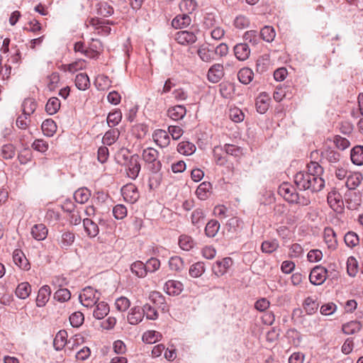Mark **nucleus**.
I'll return each mask as SVG.
<instances>
[{"label": "nucleus", "instance_id": "bf43d9fd", "mask_svg": "<svg viewBox=\"0 0 363 363\" xmlns=\"http://www.w3.org/2000/svg\"><path fill=\"white\" fill-rule=\"evenodd\" d=\"M196 6L197 3L194 0H182L179 4L181 11L188 13H192Z\"/></svg>", "mask_w": 363, "mask_h": 363}, {"label": "nucleus", "instance_id": "052dcab7", "mask_svg": "<svg viewBox=\"0 0 363 363\" xmlns=\"http://www.w3.org/2000/svg\"><path fill=\"white\" fill-rule=\"evenodd\" d=\"M84 314L79 311L73 313L69 316V322L72 327L79 328L84 323Z\"/></svg>", "mask_w": 363, "mask_h": 363}, {"label": "nucleus", "instance_id": "bb28decb", "mask_svg": "<svg viewBox=\"0 0 363 363\" xmlns=\"http://www.w3.org/2000/svg\"><path fill=\"white\" fill-rule=\"evenodd\" d=\"M363 179L362 174L359 172H354L347 177L346 186L349 191L354 190L362 182Z\"/></svg>", "mask_w": 363, "mask_h": 363}, {"label": "nucleus", "instance_id": "39448f33", "mask_svg": "<svg viewBox=\"0 0 363 363\" xmlns=\"http://www.w3.org/2000/svg\"><path fill=\"white\" fill-rule=\"evenodd\" d=\"M174 40L180 45H189L196 43L197 36L193 31L181 30L175 33Z\"/></svg>", "mask_w": 363, "mask_h": 363}, {"label": "nucleus", "instance_id": "e433bc0d", "mask_svg": "<svg viewBox=\"0 0 363 363\" xmlns=\"http://www.w3.org/2000/svg\"><path fill=\"white\" fill-rule=\"evenodd\" d=\"M307 172H305L307 174H311V176L317 178H322V174H323L324 169L323 168L316 162H311L307 164Z\"/></svg>", "mask_w": 363, "mask_h": 363}, {"label": "nucleus", "instance_id": "338daca9", "mask_svg": "<svg viewBox=\"0 0 363 363\" xmlns=\"http://www.w3.org/2000/svg\"><path fill=\"white\" fill-rule=\"evenodd\" d=\"M127 208L123 204H117L113 208V216L118 219H123L127 216Z\"/></svg>", "mask_w": 363, "mask_h": 363}, {"label": "nucleus", "instance_id": "f8f14e48", "mask_svg": "<svg viewBox=\"0 0 363 363\" xmlns=\"http://www.w3.org/2000/svg\"><path fill=\"white\" fill-rule=\"evenodd\" d=\"M223 66L221 64H214L208 72V79L212 83L218 82L223 77Z\"/></svg>", "mask_w": 363, "mask_h": 363}, {"label": "nucleus", "instance_id": "e2e57ef3", "mask_svg": "<svg viewBox=\"0 0 363 363\" xmlns=\"http://www.w3.org/2000/svg\"><path fill=\"white\" fill-rule=\"evenodd\" d=\"M144 316L145 315L147 319L149 320H155L158 317L157 311L152 307L150 304L146 303L143 307H141Z\"/></svg>", "mask_w": 363, "mask_h": 363}, {"label": "nucleus", "instance_id": "4c0bfd02", "mask_svg": "<svg viewBox=\"0 0 363 363\" xmlns=\"http://www.w3.org/2000/svg\"><path fill=\"white\" fill-rule=\"evenodd\" d=\"M91 196V192L87 188H80L74 194V198L76 202L79 203H86Z\"/></svg>", "mask_w": 363, "mask_h": 363}, {"label": "nucleus", "instance_id": "680f3d73", "mask_svg": "<svg viewBox=\"0 0 363 363\" xmlns=\"http://www.w3.org/2000/svg\"><path fill=\"white\" fill-rule=\"evenodd\" d=\"M74 234L72 232L67 231L62 233L60 244L62 248H67L74 242Z\"/></svg>", "mask_w": 363, "mask_h": 363}, {"label": "nucleus", "instance_id": "58836bf2", "mask_svg": "<svg viewBox=\"0 0 363 363\" xmlns=\"http://www.w3.org/2000/svg\"><path fill=\"white\" fill-rule=\"evenodd\" d=\"M75 85L79 90H86L89 87L90 82L88 75L80 73L76 76Z\"/></svg>", "mask_w": 363, "mask_h": 363}, {"label": "nucleus", "instance_id": "aec40b11", "mask_svg": "<svg viewBox=\"0 0 363 363\" xmlns=\"http://www.w3.org/2000/svg\"><path fill=\"white\" fill-rule=\"evenodd\" d=\"M51 294V290L49 286L44 285L38 291L36 298V305L38 307H43L49 301Z\"/></svg>", "mask_w": 363, "mask_h": 363}, {"label": "nucleus", "instance_id": "a211bd4d", "mask_svg": "<svg viewBox=\"0 0 363 363\" xmlns=\"http://www.w3.org/2000/svg\"><path fill=\"white\" fill-rule=\"evenodd\" d=\"M30 233L35 240L40 241L47 238L48 230L43 223L35 224L31 228Z\"/></svg>", "mask_w": 363, "mask_h": 363}, {"label": "nucleus", "instance_id": "7c9ffc66", "mask_svg": "<svg viewBox=\"0 0 363 363\" xmlns=\"http://www.w3.org/2000/svg\"><path fill=\"white\" fill-rule=\"evenodd\" d=\"M350 158L353 164L360 166L363 164V146L357 145L351 150Z\"/></svg>", "mask_w": 363, "mask_h": 363}, {"label": "nucleus", "instance_id": "2f4dec72", "mask_svg": "<svg viewBox=\"0 0 363 363\" xmlns=\"http://www.w3.org/2000/svg\"><path fill=\"white\" fill-rule=\"evenodd\" d=\"M67 333L64 330H60L55 335L53 340V346L56 350H61L67 343Z\"/></svg>", "mask_w": 363, "mask_h": 363}, {"label": "nucleus", "instance_id": "c85d7f7f", "mask_svg": "<svg viewBox=\"0 0 363 363\" xmlns=\"http://www.w3.org/2000/svg\"><path fill=\"white\" fill-rule=\"evenodd\" d=\"M109 312V306L104 301L97 303L95 309L93 311V315L98 320L103 319L108 315Z\"/></svg>", "mask_w": 363, "mask_h": 363}, {"label": "nucleus", "instance_id": "4d7b16f0", "mask_svg": "<svg viewBox=\"0 0 363 363\" xmlns=\"http://www.w3.org/2000/svg\"><path fill=\"white\" fill-rule=\"evenodd\" d=\"M226 226L229 231H237L242 228L243 222L238 217H233L227 221Z\"/></svg>", "mask_w": 363, "mask_h": 363}, {"label": "nucleus", "instance_id": "c9c22d12", "mask_svg": "<svg viewBox=\"0 0 363 363\" xmlns=\"http://www.w3.org/2000/svg\"><path fill=\"white\" fill-rule=\"evenodd\" d=\"M211 189V184L209 182H202L199 184L196 191V194L201 200H206Z\"/></svg>", "mask_w": 363, "mask_h": 363}, {"label": "nucleus", "instance_id": "13d9d810", "mask_svg": "<svg viewBox=\"0 0 363 363\" xmlns=\"http://www.w3.org/2000/svg\"><path fill=\"white\" fill-rule=\"evenodd\" d=\"M344 240L345 244L350 247L357 246L359 242L358 235L352 231H350L345 234Z\"/></svg>", "mask_w": 363, "mask_h": 363}, {"label": "nucleus", "instance_id": "6e6552de", "mask_svg": "<svg viewBox=\"0 0 363 363\" xmlns=\"http://www.w3.org/2000/svg\"><path fill=\"white\" fill-rule=\"evenodd\" d=\"M13 261L20 269L28 271L30 269V264L22 250L16 249L13 252Z\"/></svg>", "mask_w": 363, "mask_h": 363}, {"label": "nucleus", "instance_id": "5fc2aeb1", "mask_svg": "<svg viewBox=\"0 0 363 363\" xmlns=\"http://www.w3.org/2000/svg\"><path fill=\"white\" fill-rule=\"evenodd\" d=\"M275 31L272 26H266L260 30L262 38L268 43L272 42L275 38Z\"/></svg>", "mask_w": 363, "mask_h": 363}, {"label": "nucleus", "instance_id": "412c9836", "mask_svg": "<svg viewBox=\"0 0 363 363\" xmlns=\"http://www.w3.org/2000/svg\"><path fill=\"white\" fill-rule=\"evenodd\" d=\"M186 113V109L185 106L182 105H177L169 108L167 110L168 116L174 121H179L182 119Z\"/></svg>", "mask_w": 363, "mask_h": 363}, {"label": "nucleus", "instance_id": "6e6d98bb", "mask_svg": "<svg viewBox=\"0 0 363 363\" xmlns=\"http://www.w3.org/2000/svg\"><path fill=\"white\" fill-rule=\"evenodd\" d=\"M279 242L277 240H267L262 242L261 248L263 252L272 253L279 247Z\"/></svg>", "mask_w": 363, "mask_h": 363}, {"label": "nucleus", "instance_id": "49530a36", "mask_svg": "<svg viewBox=\"0 0 363 363\" xmlns=\"http://www.w3.org/2000/svg\"><path fill=\"white\" fill-rule=\"evenodd\" d=\"M60 108V101L57 97H51L45 106V110L50 115L56 113Z\"/></svg>", "mask_w": 363, "mask_h": 363}, {"label": "nucleus", "instance_id": "ea45409f", "mask_svg": "<svg viewBox=\"0 0 363 363\" xmlns=\"http://www.w3.org/2000/svg\"><path fill=\"white\" fill-rule=\"evenodd\" d=\"M31 286L28 282L19 284L16 289V295L21 298H26L30 294Z\"/></svg>", "mask_w": 363, "mask_h": 363}, {"label": "nucleus", "instance_id": "3c124183", "mask_svg": "<svg viewBox=\"0 0 363 363\" xmlns=\"http://www.w3.org/2000/svg\"><path fill=\"white\" fill-rule=\"evenodd\" d=\"M169 266L171 270L180 272L184 269V261L180 257L174 256L169 259Z\"/></svg>", "mask_w": 363, "mask_h": 363}, {"label": "nucleus", "instance_id": "4be33fe9", "mask_svg": "<svg viewBox=\"0 0 363 363\" xmlns=\"http://www.w3.org/2000/svg\"><path fill=\"white\" fill-rule=\"evenodd\" d=\"M191 19L187 13L177 15L172 21V26L176 29H182L190 25Z\"/></svg>", "mask_w": 363, "mask_h": 363}, {"label": "nucleus", "instance_id": "f257e3e1", "mask_svg": "<svg viewBox=\"0 0 363 363\" xmlns=\"http://www.w3.org/2000/svg\"><path fill=\"white\" fill-rule=\"evenodd\" d=\"M294 183L299 190L318 192L325 186V181L323 178H317L307 174L305 172H299L294 176Z\"/></svg>", "mask_w": 363, "mask_h": 363}, {"label": "nucleus", "instance_id": "c756f323", "mask_svg": "<svg viewBox=\"0 0 363 363\" xmlns=\"http://www.w3.org/2000/svg\"><path fill=\"white\" fill-rule=\"evenodd\" d=\"M197 54L200 59L206 62H210L215 59V52L213 50H211L205 45H201L198 49Z\"/></svg>", "mask_w": 363, "mask_h": 363}, {"label": "nucleus", "instance_id": "774afa93", "mask_svg": "<svg viewBox=\"0 0 363 363\" xmlns=\"http://www.w3.org/2000/svg\"><path fill=\"white\" fill-rule=\"evenodd\" d=\"M224 149L226 154L235 157H239L243 154V149L234 145L225 144Z\"/></svg>", "mask_w": 363, "mask_h": 363}, {"label": "nucleus", "instance_id": "a878e982", "mask_svg": "<svg viewBox=\"0 0 363 363\" xmlns=\"http://www.w3.org/2000/svg\"><path fill=\"white\" fill-rule=\"evenodd\" d=\"M206 214L203 209L196 208L191 215V222L197 228H200L204 223Z\"/></svg>", "mask_w": 363, "mask_h": 363}, {"label": "nucleus", "instance_id": "09e8293b", "mask_svg": "<svg viewBox=\"0 0 363 363\" xmlns=\"http://www.w3.org/2000/svg\"><path fill=\"white\" fill-rule=\"evenodd\" d=\"M161 337L160 333L155 330H149L143 335V341L148 344H152L160 340Z\"/></svg>", "mask_w": 363, "mask_h": 363}, {"label": "nucleus", "instance_id": "72a5a7b5", "mask_svg": "<svg viewBox=\"0 0 363 363\" xmlns=\"http://www.w3.org/2000/svg\"><path fill=\"white\" fill-rule=\"evenodd\" d=\"M43 133L47 136H52L57 130V125L52 119L45 120L41 125Z\"/></svg>", "mask_w": 363, "mask_h": 363}, {"label": "nucleus", "instance_id": "1a4fd4ad", "mask_svg": "<svg viewBox=\"0 0 363 363\" xmlns=\"http://www.w3.org/2000/svg\"><path fill=\"white\" fill-rule=\"evenodd\" d=\"M233 264V259L230 257H225L222 260L217 261L213 266V273L218 276H222Z\"/></svg>", "mask_w": 363, "mask_h": 363}, {"label": "nucleus", "instance_id": "de8ad7c7", "mask_svg": "<svg viewBox=\"0 0 363 363\" xmlns=\"http://www.w3.org/2000/svg\"><path fill=\"white\" fill-rule=\"evenodd\" d=\"M37 104L33 99H26L22 104L23 113L30 116L36 109Z\"/></svg>", "mask_w": 363, "mask_h": 363}, {"label": "nucleus", "instance_id": "a19ab883", "mask_svg": "<svg viewBox=\"0 0 363 363\" xmlns=\"http://www.w3.org/2000/svg\"><path fill=\"white\" fill-rule=\"evenodd\" d=\"M131 272L138 277H145L147 272L145 264L141 261H136L130 266Z\"/></svg>", "mask_w": 363, "mask_h": 363}, {"label": "nucleus", "instance_id": "a18cd8bd", "mask_svg": "<svg viewBox=\"0 0 363 363\" xmlns=\"http://www.w3.org/2000/svg\"><path fill=\"white\" fill-rule=\"evenodd\" d=\"M122 119V113L119 109L110 112L107 116V123L109 127L117 125Z\"/></svg>", "mask_w": 363, "mask_h": 363}, {"label": "nucleus", "instance_id": "8fccbe9b", "mask_svg": "<svg viewBox=\"0 0 363 363\" xmlns=\"http://www.w3.org/2000/svg\"><path fill=\"white\" fill-rule=\"evenodd\" d=\"M205 272L204 263L198 262L190 267L189 274L194 278L201 277Z\"/></svg>", "mask_w": 363, "mask_h": 363}, {"label": "nucleus", "instance_id": "603ef678", "mask_svg": "<svg viewBox=\"0 0 363 363\" xmlns=\"http://www.w3.org/2000/svg\"><path fill=\"white\" fill-rule=\"evenodd\" d=\"M97 13L103 17H108L113 13V8L106 2L97 4Z\"/></svg>", "mask_w": 363, "mask_h": 363}, {"label": "nucleus", "instance_id": "4468645a", "mask_svg": "<svg viewBox=\"0 0 363 363\" xmlns=\"http://www.w3.org/2000/svg\"><path fill=\"white\" fill-rule=\"evenodd\" d=\"M346 202L350 209H356L362 202L361 194L359 191H348L345 194Z\"/></svg>", "mask_w": 363, "mask_h": 363}, {"label": "nucleus", "instance_id": "9d476101", "mask_svg": "<svg viewBox=\"0 0 363 363\" xmlns=\"http://www.w3.org/2000/svg\"><path fill=\"white\" fill-rule=\"evenodd\" d=\"M89 24L96 27L98 32H103L104 34L108 35L111 33V28L107 25H113V22L108 20H101L97 18H91L89 20Z\"/></svg>", "mask_w": 363, "mask_h": 363}, {"label": "nucleus", "instance_id": "f3484780", "mask_svg": "<svg viewBox=\"0 0 363 363\" xmlns=\"http://www.w3.org/2000/svg\"><path fill=\"white\" fill-rule=\"evenodd\" d=\"M164 289L169 295L177 296L183 291V284L179 281L169 280L165 283Z\"/></svg>", "mask_w": 363, "mask_h": 363}, {"label": "nucleus", "instance_id": "0e129e2a", "mask_svg": "<svg viewBox=\"0 0 363 363\" xmlns=\"http://www.w3.org/2000/svg\"><path fill=\"white\" fill-rule=\"evenodd\" d=\"M71 293L67 289H60L54 294V298L60 302H65L69 300Z\"/></svg>", "mask_w": 363, "mask_h": 363}, {"label": "nucleus", "instance_id": "2eb2a0df", "mask_svg": "<svg viewBox=\"0 0 363 363\" xmlns=\"http://www.w3.org/2000/svg\"><path fill=\"white\" fill-rule=\"evenodd\" d=\"M234 53L240 61H245L250 57V47L246 43H238L234 46Z\"/></svg>", "mask_w": 363, "mask_h": 363}, {"label": "nucleus", "instance_id": "79ce46f5", "mask_svg": "<svg viewBox=\"0 0 363 363\" xmlns=\"http://www.w3.org/2000/svg\"><path fill=\"white\" fill-rule=\"evenodd\" d=\"M177 150L179 153L185 155H191L196 150L195 145L189 141H182L179 143Z\"/></svg>", "mask_w": 363, "mask_h": 363}, {"label": "nucleus", "instance_id": "ddd939ff", "mask_svg": "<svg viewBox=\"0 0 363 363\" xmlns=\"http://www.w3.org/2000/svg\"><path fill=\"white\" fill-rule=\"evenodd\" d=\"M140 170V164L138 161V156H131L128 162L127 174L128 177L135 179L138 176Z\"/></svg>", "mask_w": 363, "mask_h": 363}, {"label": "nucleus", "instance_id": "69168bd1", "mask_svg": "<svg viewBox=\"0 0 363 363\" xmlns=\"http://www.w3.org/2000/svg\"><path fill=\"white\" fill-rule=\"evenodd\" d=\"M130 305L129 299L124 296L118 298L115 302L116 308L120 312L125 311L130 307Z\"/></svg>", "mask_w": 363, "mask_h": 363}, {"label": "nucleus", "instance_id": "f704fd0d", "mask_svg": "<svg viewBox=\"0 0 363 363\" xmlns=\"http://www.w3.org/2000/svg\"><path fill=\"white\" fill-rule=\"evenodd\" d=\"M303 307L307 314L312 315L318 310V303L315 299L308 296L304 300Z\"/></svg>", "mask_w": 363, "mask_h": 363}, {"label": "nucleus", "instance_id": "0eeeda50", "mask_svg": "<svg viewBox=\"0 0 363 363\" xmlns=\"http://www.w3.org/2000/svg\"><path fill=\"white\" fill-rule=\"evenodd\" d=\"M121 192L123 199L130 203L136 202L139 199V192L138 189L133 184H128L123 186L121 189Z\"/></svg>", "mask_w": 363, "mask_h": 363}, {"label": "nucleus", "instance_id": "473e14b6", "mask_svg": "<svg viewBox=\"0 0 363 363\" xmlns=\"http://www.w3.org/2000/svg\"><path fill=\"white\" fill-rule=\"evenodd\" d=\"M220 227V225L218 220L214 219L209 220L205 227L206 235L208 238H214L217 235Z\"/></svg>", "mask_w": 363, "mask_h": 363}, {"label": "nucleus", "instance_id": "37998d69", "mask_svg": "<svg viewBox=\"0 0 363 363\" xmlns=\"http://www.w3.org/2000/svg\"><path fill=\"white\" fill-rule=\"evenodd\" d=\"M362 325L358 321H350L342 325V331L346 335H352L360 330Z\"/></svg>", "mask_w": 363, "mask_h": 363}, {"label": "nucleus", "instance_id": "b1692460", "mask_svg": "<svg viewBox=\"0 0 363 363\" xmlns=\"http://www.w3.org/2000/svg\"><path fill=\"white\" fill-rule=\"evenodd\" d=\"M323 160H325L330 164H337L340 160V154L332 149H326L321 152Z\"/></svg>", "mask_w": 363, "mask_h": 363}, {"label": "nucleus", "instance_id": "864d4df0", "mask_svg": "<svg viewBox=\"0 0 363 363\" xmlns=\"http://www.w3.org/2000/svg\"><path fill=\"white\" fill-rule=\"evenodd\" d=\"M179 245L182 250L189 251L193 247L194 242L191 237L182 235L179 237Z\"/></svg>", "mask_w": 363, "mask_h": 363}, {"label": "nucleus", "instance_id": "5701e85b", "mask_svg": "<svg viewBox=\"0 0 363 363\" xmlns=\"http://www.w3.org/2000/svg\"><path fill=\"white\" fill-rule=\"evenodd\" d=\"M270 99L266 94H261L257 97L255 101V106L257 111L259 113H264L269 108V101Z\"/></svg>", "mask_w": 363, "mask_h": 363}, {"label": "nucleus", "instance_id": "c03bdc74", "mask_svg": "<svg viewBox=\"0 0 363 363\" xmlns=\"http://www.w3.org/2000/svg\"><path fill=\"white\" fill-rule=\"evenodd\" d=\"M120 133L118 129H111L106 132L103 137V143L106 145H111L118 138Z\"/></svg>", "mask_w": 363, "mask_h": 363}, {"label": "nucleus", "instance_id": "9b49d317", "mask_svg": "<svg viewBox=\"0 0 363 363\" xmlns=\"http://www.w3.org/2000/svg\"><path fill=\"white\" fill-rule=\"evenodd\" d=\"M152 138L155 143L160 147H166L170 143L168 132L162 129L155 130L152 134Z\"/></svg>", "mask_w": 363, "mask_h": 363}, {"label": "nucleus", "instance_id": "dca6fc26", "mask_svg": "<svg viewBox=\"0 0 363 363\" xmlns=\"http://www.w3.org/2000/svg\"><path fill=\"white\" fill-rule=\"evenodd\" d=\"M144 318V313L140 306L133 307L127 315L128 322L131 325H137L140 323Z\"/></svg>", "mask_w": 363, "mask_h": 363}, {"label": "nucleus", "instance_id": "cd10ccee", "mask_svg": "<svg viewBox=\"0 0 363 363\" xmlns=\"http://www.w3.org/2000/svg\"><path fill=\"white\" fill-rule=\"evenodd\" d=\"M324 240L328 248L335 249L337 247L336 233L331 228H325L324 230Z\"/></svg>", "mask_w": 363, "mask_h": 363}, {"label": "nucleus", "instance_id": "20e7f679", "mask_svg": "<svg viewBox=\"0 0 363 363\" xmlns=\"http://www.w3.org/2000/svg\"><path fill=\"white\" fill-rule=\"evenodd\" d=\"M328 270L321 265L313 267L310 273L309 279L313 285H321L327 279Z\"/></svg>", "mask_w": 363, "mask_h": 363}, {"label": "nucleus", "instance_id": "f03ea898", "mask_svg": "<svg viewBox=\"0 0 363 363\" xmlns=\"http://www.w3.org/2000/svg\"><path fill=\"white\" fill-rule=\"evenodd\" d=\"M159 152L152 147H147L143 151V160L150 164L149 168L152 172H158L162 167V164L158 160Z\"/></svg>", "mask_w": 363, "mask_h": 363}, {"label": "nucleus", "instance_id": "6ab92c4d", "mask_svg": "<svg viewBox=\"0 0 363 363\" xmlns=\"http://www.w3.org/2000/svg\"><path fill=\"white\" fill-rule=\"evenodd\" d=\"M328 203L334 211L342 209V201L341 195L336 191H331L328 193L327 197Z\"/></svg>", "mask_w": 363, "mask_h": 363}, {"label": "nucleus", "instance_id": "393cba45", "mask_svg": "<svg viewBox=\"0 0 363 363\" xmlns=\"http://www.w3.org/2000/svg\"><path fill=\"white\" fill-rule=\"evenodd\" d=\"M83 225L87 235L90 238H95L99 233L98 225L89 218L83 220Z\"/></svg>", "mask_w": 363, "mask_h": 363}, {"label": "nucleus", "instance_id": "423d86ee", "mask_svg": "<svg viewBox=\"0 0 363 363\" xmlns=\"http://www.w3.org/2000/svg\"><path fill=\"white\" fill-rule=\"evenodd\" d=\"M278 193L289 203L296 201L297 192L296 189L289 183L281 184L278 189Z\"/></svg>", "mask_w": 363, "mask_h": 363}, {"label": "nucleus", "instance_id": "7ed1b4c3", "mask_svg": "<svg viewBox=\"0 0 363 363\" xmlns=\"http://www.w3.org/2000/svg\"><path fill=\"white\" fill-rule=\"evenodd\" d=\"M96 294L97 291H94L93 288L90 286L86 287L79 296V301L86 308L92 307L95 306L99 300V297L96 296Z\"/></svg>", "mask_w": 363, "mask_h": 363}]
</instances>
